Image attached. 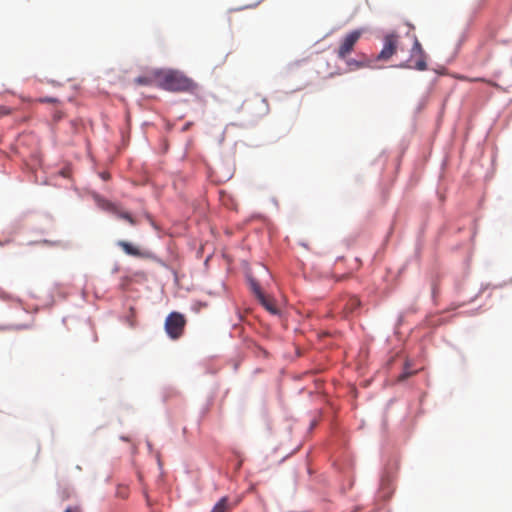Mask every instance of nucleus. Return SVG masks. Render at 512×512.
<instances>
[{
	"mask_svg": "<svg viewBox=\"0 0 512 512\" xmlns=\"http://www.w3.org/2000/svg\"><path fill=\"white\" fill-rule=\"evenodd\" d=\"M159 86L172 92H189L194 89V82L179 71H163L156 75Z\"/></svg>",
	"mask_w": 512,
	"mask_h": 512,
	"instance_id": "1",
	"label": "nucleus"
},
{
	"mask_svg": "<svg viewBox=\"0 0 512 512\" xmlns=\"http://www.w3.org/2000/svg\"><path fill=\"white\" fill-rule=\"evenodd\" d=\"M185 325V317L178 312H172L165 320V331L170 338L178 339L183 334Z\"/></svg>",
	"mask_w": 512,
	"mask_h": 512,
	"instance_id": "2",
	"label": "nucleus"
},
{
	"mask_svg": "<svg viewBox=\"0 0 512 512\" xmlns=\"http://www.w3.org/2000/svg\"><path fill=\"white\" fill-rule=\"evenodd\" d=\"M362 35V30H353L347 33L339 42V46L336 49V55L339 59L344 60L351 54L354 47Z\"/></svg>",
	"mask_w": 512,
	"mask_h": 512,
	"instance_id": "3",
	"label": "nucleus"
},
{
	"mask_svg": "<svg viewBox=\"0 0 512 512\" xmlns=\"http://www.w3.org/2000/svg\"><path fill=\"white\" fill-rule=\"evenodd\" d=\"M427 55L425 51L423 50L420 42L417 38H415L414 44L411 49L410 59L409 62L410 65L403 64L401 67L406 68H414L419 71H425L427 69Z\"/></svg>",
	"mask_w": 512,
	"mask_h": 512,
	"instance_id": "4",
	"label": "nucleus"
},
{
	"mask_svg": "<svg viewBox=\"0 0 512 512\" xmlns=\"http://www.w3.org/2000/svg\"><path fill=\"white\" fill-rule=\"evenodd\" d=\"M399 35L395 32L388 33L384 37L383 48L377 55L379 61H388L396 53L399 45Z\"/></svg>",
	"mask_w": 512,
	"mask_h": 512,
	"instance_id": "5",
	"label": "nucleus"
},
{
	"mask_svg": "<svg viewBox=\"0 0 512 512\" xmlns=\"http://www.w3.org/2000/svg\"><path fill=\"white\" fill-rule=\"evenodd\" d=\"M245 105L253 117H263L269 113V103L265 97L254 95L245 101Z\"/></svg>",
	"mask_w": 512,
	"mask_h": 512,
	"instance_id": "6",
	"label": "nucleus"
},
{
	"mask_svg": "<svg viewBox=\"0 0 512 512\" xmlns=\"http://www.w3.org/2000/svg\"><path fill=\"white\" fill-rule=\"evenodd\" d=\"M97 204L101 209L110 212L121 219L128 221L131 225L137 224L133 216L128 212L122 211L117 204L102 198H97Z\"/></svg>",
	"mask_w": 512,
	"mask_h": 512,
	"instance_id": "7",
	"label": "nucleus"
},
{
	"mask_svg": "<svg viewBox=\"0 0 512 512\" xmlns=\"http://www.w3.org/2000/svg\"><path fill=\"white\" fill-rule=\"evenodd\" d=\"M360 307V300L356 296H351L343 305V311L346 316L354 313Z\"/></svg>",
	"mask_w": 512,
	"mask_h": 512,
	"instance_id": "8",
	"label": "nucleus"
},
{
	"mask_svg": "<svg viewBox=\"0 0 512 512\" xmlns=\"http://www.w3.org/2000/svg\"><path fill=\"white\" fill-rule=\"evenodd\" d=\"M258 300L265 307V309L267 311H269L271 314L277 315L279 313V309L277 308L274 299H272L264 294Z\"/></svg>",
	"mask_w": 512,
	"mask_h": 512,
	"instance_id": "9",
	"label": "nucleus"
},
{
	"mask_svg": "<svg viewBox=\"0 0 512 512\" xmlns=\"http://www.w3.org/2000/svg\"><path fill=\"white\" fill-rule=\"evenodd\" d=\"M235 505V503H229L227 497H223L215 504L211 512H230Z\"/></svg>",
	"mask_w": 512,
	"mask_h": 512,
	"instance_id": "10",
	"label": "nucleus"
},
{
	"mask_svg": "<svg viewBox=\"0 0 512 512\" xmlns=\"http://www.w3.org/2000/svg\"><path fill=\"white\" fill-rule=\"evenodd\" d=\"M117 244L128 255H131V256H134V257H141L142 256L141 251L137 247L133 246L131 243H129L127 241L121 240Z\"/></svg>",
	"mask_w": 512,
	"mask_h": 512,
	"instance_id": "11",
	"label": "nucleus"
},
{
	"mask_svg": "<svg viewBox=\"0 0 512 512\" xmlns=\"http://www.w3.org/2000/svg\"><path fill=\"white\" fill-rule=\"evenodd\" d=\"M416 372H417V370H411L409 363H406L405 367H404V371L398 376V381H404L408 377L415 374Z\"/></svg>",
	"mask_w": 512,
	"mask_h": 512,
	"instance_id": "12",
	"label": "nucleus"
},
{
	"mask_svg": "<svg viewBox=\"0 0 512 512\" xmlns=\"http://www.w3.org/2000/svg\"><path fill=\"white\" fill-rule=\"evenodd\" d=\"M250 285H251V289L255 293L257 299H259L261 296L264 295V293L261 291L259 284L255 280H251Z\"/></svg>",
	"mask_w": 512,
	"mask_h": 512,
	"instance_id": "13",
	"label": "nucleus"
},
{
	"mask_svg": "<svg viewBox=\"0 0 512 512\" xmlns=\"http://www.w3.org/2000/svg\"><path fill=\"white\" fill-rule=\"evenodd\" d=\"M465 79L470 81V82H476V81L485 82L488 85H491V86L496 87V88H500V86L497 83H495V82H493L491 80L484 79V78H465Z\"/></svg>",
	"mask_w": 512,
	"mask_h": 512,
	"instance_id": "14",
	"label": "nucleus"
},
{
	"mask_svg": "<svg viewBox=\"0 0 512 512\" xmlns=\"http://www.w3.org/2000/svg\"><path fill=\"white\" fill-rule=\"evenodd\" d=\"M347 65L351 70L362 67V64L356 60H348Z\"/></svg>",
	"mask_w": 512,
	"mask_h": 512,
	"instance_id": "15",
	"label": "nucleus"
},
{
	"mask_svg": "<svg viewBox=\"0 0 512 512\" xmlns=\"http://www.w3.org/2000/svg\"><path fill=\"white\" fill-rule=\"evenodd\" d=\"M135 82L139 85H150L151 80L148 77H138L135 79Z\"/></svg>",
	"mask_w": 512,
	"mask_h": 512,
	"instance_id": "16",
	"label": "nucleus"
},
{
	"mask_svg": "<svg viewBox=\"0 0 512 512\" xmlns=\"http://www.w3.org/2000/svg\"><path fill=\"white\" fill-rule=\"evenodd\" d=\"M38 101L41 103H57L58 99L53 98V97H43V98H39Z\"/></svg>",
	"mask_w": 512,
	"mask_h": 512,
	"instance_id": "17",
	"label": "nucleus"
},
{
	"mask_svg": "<svg viewBox=\"0 0 512 512\" xmlns=\"http://www.w3.org/2000/svg\"><path fill=\"white\" fill-rule=\"evenodd\" d=\"M11 113V110L6 106H0V116L8 115Z\"/></svg>",
	"mask_w": 512,
	"mask_h": 512,
	"instance_id": "18",
	"label": "nucleus"
},
{
	"mask_svg": "<svg viewBox=\"0 0 512 512\" xmlns=\"http://www.w3.org/2000/svg\"><path fill=\"white\" fill-rule=\"evenodd\" d=\"M130 311H131V317H129L127 321L129 323L130 327H134L135 326V320H134V310H133V308H131Z\"/></svg>",
	"mask_w": 512,
	"mask_h": 512,
	"instance_id": "19",
	"label": "nucleus"
},
{
	"mask_svg": "<svg viewBox=\"0 0 512 512\" xmlns=\"http://www.w3.org/2000/svg\"><path fill=\"white\" fill-rule=\"evenodd\" d=\"M63 117V113L60 110H56L53 114V119L59 121Z\"/></svg>",
	"mask_w": 512,
	"mask_h": 512,
	"instance_id": "20",
	"label": "nucleus"
},
{
	"mask_svg": "<svg viewBox=\"0 0 512 512\" xmlns=\"http://www.w3.org/2000/svg\"><path fill=\"white\" fill-rule=\"evenodd\" d=\"M64 512H81L79 507H68Z\"/></svg>",
	"mask_w": 512,
	"mask_h": 512,
	"instance_id": "21",
	"label": "nucleus"
},
{
	"mask_svg": "<svg viewBox=\"0 0 512 512\" xmlns=\"http://www.w3.org/2000/svg\"><path fill=\"white\" fill-rule=\"evenodd\" d=\"M102 177H103V179H105V180H106V179H108V175H103Z\"/></svg>",
	"mask_w": 512,
	"mask_h": 512,
	"instance_id": "22",
	"label": "nucleus"
}]
</instances>
